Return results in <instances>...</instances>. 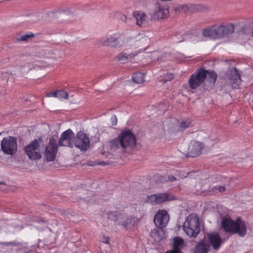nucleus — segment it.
I'll list each match as a JSON object with an SVG mask.
<instances>
[{"label":"nucleus","mask_w":253,"mask_h":253,"mask_svg":"<svg viewBox=\"0 0 253 253\" xmlns=\"http://www.w3.org/2000/svg\"><path fill=\"white\" fill-rule=\"evenodd\" d=\"M58 152V145L53 136L49 138V142L43 152L44 158L47 162L55 160Z\"/></svg>","instance_id":"0eeeda50"},{"label":"nucleus","mask_w":253,"mask_h":253,"mask_svg":"<svg viewBox=\"0 0 253 253\" xmlns=\"http://www.w3.org/2000/svg\"><path fill=\"white\" fill-rule=\"evenodd\" d=\"M167 181L172 182L174 181H179V179H178L176 177L173 176L172 175H169L168 177V179L167 180Z\"/></svg>","instance_id":"f704fd0d"},{"label":"nucleus","mask_w":253,"mask_h":253,"mask_svg":"<svg viewBox=\"0 0 253 253\" xmlns=\"http://www.w3.org/2000/svg\"><path fill=\"white\" fill-rule=\"evenodd\" d=\"M173 40L175 42L178 43L183 42L184 40V38L180 34H176L173 37Z\"/></svg>","instance_id":"473e14b6"},{"label":"nucleus","mask_w":253,"mask_h":253,"mask_svg":"<svg viewBox=\"0 0 253 253\" xmlns=\"http://www.w3.org/2000/svg\"><path fill=\"white\" fill-rule=\"evenodd\" d=\"M123 225H124V226H125V227H127V226H126V224H123Z\"/></svg>","instance_id":"49530a36"},{"label":"nucleus","mask_w":253,"mask_h":253,"mask_svg":"<svg viewBox=\"0 0 253 253\" xmlns=\"http://www.w3.org/2000/svg\"><path fill=\"white\" fill-rule=\"evenodd\" d=\"M184 240L179 237H176L173 239V249L180 252V249L183 246Z\"/></svg>","instance_id":"a878e982"},{"label":"nucleus","mask_w":253,"mask_h":253,"mask_svg":"<svg viewBox=\"0 0 253 253\" xmlns=\"http://www.w3.org/2000/svg\"><path fill=\"white\" fill-rule=\"evenodd\" d=\"M24 150L31 160H37L40 159L42 156L40 151L39 141L37 139H34L28 145L24 148Z\"/></svg>","instance_id":"423d86ee"},{"label":"nucleus","mask_w":253,"mask_h":253,"mask_svg":"<svg viewBox=\"0 0 253 253\" xmlns=\"http://www.w3.org/2000/svg\"><path fill=\"white\" fill-rule=\"evenodd\" d=\"M111 121L112 125H116L117 123V119L115 115H113L111 117Z\"/></svg>","instance_id":"4c0bfd02"},{"label":"nucleus","mask_w":253,"mask_h":253,"mask_svg":"<svg viewBox=\"0 0 253 253\" xmlns=\"http://www.w3.org/2000/svg\"><path fill=\"white\" fill-rule=\"evenodd\" d=\"M137 54V52L135 51L128 54L125 53H120L117 56V58L119 61L122 63H126L128 60L134 57Z\"/></svg>","instance_id":"393cba45"},{"label":"nucleus","mask_w":253,"mask_h":253,"mask_svg":"<svg viewBox=\"0 0 253 253\" xmlns=\"http://www.w3.org/2000/svg\"><path fill=\"white\" fill-rule=\"evenodd\" d=\"M208 240L214 250L218 249L223 242L222 238L217 233H212L208 235Z\"/></svg>","instance_id":"f3484780"},{"label":"nucleus","mask_w":253,"mask_h":253,"mask_svg":"<svg viewBox=\"0 0 253 253\" xmlns=\"http://www.w3.org/2000/svg\"><path fill=\"white\" fill-rule=\"evenodd\" d=\"M172 78H173V76L171 75H170V77L169 78V80H171Z\"/></svg>","instance_id":"c03bdc74"},{"label":"nucleus","mask_w":253,"mask_h":253,"mask_svg":"<svg viewBox=\"0 0 253 253\" xmlns=\"http://www.w3.org/2000/svg\"><path fill=\"white\" fill-rule=\"evenodd\" d=\"M75 134L71 129H68L62 133L58 145L60 146L73 147L75 141Z\"/></svg>","instance_id":"9b49d317"},{"label":"nucleus","mask_w":253,"mask_h":253,"mask_svg":"<svg viewBox=\"0 0 253 253\" xmlns=\"http://www.w3.org/2000/svg\"><path fill=\"white\" fill-rule=\"evenodd\" d=\"M191 122L190 119H187L184 120L181 123V126L183 128H186L190 126Z\"/></svg>","instance_id":"72a5a7b5"},{"label":"nucleus","mask_w":253,"mask_h":253,"mask_svg":"<svg viewBox=\"0 0 253 253\" xmlns=\"http://www.w3.org/2000/svg\"><path fill=\"white\" fill-rule=\"evenodd\" d=\"M34 35L32 33L30 32L18 37L17 40L18 41H26L28 39L34 37Z\"/></svg>","instance_id":"c756f323"},{"label":"nucleus","mask_w":253,"mask_h":253,"mask_svg":"<svg viewBox=\"0 0 253 253\" xmlns=\"http://www.w3.org/2000/svg\"><path fill=\"white\" fill-rule=\"evenodd\" d=\"M219 26L222 38L227 37L234 32L235 26L233 23H221Z\"/></svg>","instance_id":"6ab92c4d"},{"label":"nucleus","mask_w":253,"mask_h":253,"mask_svg":"<svg viewBox=\"0 0 253 253\" xmlns=\"http://www.w3.org/2000/svg\"><path fill=\"white\" fill-rule=\"evenodd\" d=\"M183 230L190 237H196L201 230L199 216L196 214L189 215L183 224Z\"/></svg>","instance_id":"7ed1b4c3"},{"label":"nucleus","mask_w":253,"mask_h":253,"mask_svg":"<svg viewBox=\"0 0 253 253\" xmlns=\"http://www.w3.org/2000/svg\"><path fill=\"white\" fill-rule=\"evenodd\" d=\"M107 215L108 218L114 221H116L119 220L121 216L119 213L117 211L108 212Z\"/></svg>","instance_id":"c85d7f7f"},{"label":"nucleus","mask_w":253,"mask_h":253,"mask_svg":"<svg viewBox=\"0 0 253 253\" xmlns=\"http://www.w3.org/2000/svg\"><path fill=\"white\" fill-rule=\"evenodd\" d=\"M169 220V215L165 210L159 211L154 218V222L156 226L160 228L165 227Z\"/></svg>","instance_id":"f8f14e48"},{"label":"nucleus","mask_w":253,"mask_h":253,"mask_svg":"<svg viewBox=\"0 0 253 253\" xmlns=\"http://www.w3.org/2000/svg\"><path fill=\"white\" fill-rule=\"evenodd\" d=\"M215 189H217L220 192H224L225 190V187L223 186L215 187Z\"/></svg>","instance_id":"58836bf2"},{"label":"nucleus","mask_w":253,"mask_h":253,"mask_svg":"<svg viewBox=\"0 0 253 253\" xmlns=\"http://www.w3.org/2000/svg\"><path fill=\"white\" fill-rule=\"evenodd\" d=\"M57 94H58L57 91L50 92L46 95V97H54L55 98H57V96H58Z\"/></svg>","instance_id":"c9c22d12"},{"label":"nucleus","mask_w":253,"mask_h":253,"mask_svg":"<svg viewBox=\"0 0 253 253\" xmlns=\"http://www.w3.org/2000/svg\"><path fill=\"white\" fill-rule=\"evenodd\" d=\"M101 253H107L106 251H105V252H101Z\"/></svg>","instance_id":"a18cd8bd"},{"label":"nucleus","mask_w":253,"mask_h":253,"mask_svg":"<svg viewBox=\"0 0 253 253\" xmlns=\"http://www.w3.org/2000/svg\"><path fill=\"white\" fill-rule=\"evenodd\" d=\"M206 78L209 81L211 85H213L216 81L217 75L216 73L212 71H206Z\"/></svg>","instance_id":"bb28decb"},{"label":"nucleus","mask_w":253,"mask_h":253,"mask_svg":"<svg viewBox=\"0 0 253 253\" xmlns=\"http://www.w3.org/2000/svg\"><path fill=\"white\" fill-rule=\"evenodd\" d=\"M151 237L155 242H159L165 238V233L163 230L154 229L150 233Z\"/></svg>","instance_id":"b1692460"},{"label":"nucleus","mask_w":253,"mask_h":253,"mask_svg":"<svg viewBox=\"0 0 253 253\" xmlns=\"http://www.w3.org/2000/svg\"><path fill=\"white\" fill-rule=\"evenodd\" d=\"M0 151L4 154L12 156L17 151L16 139L13 136L4 137L0 142Z\"/></svg>","instance_id":"20e7f679"},{"label":"nucleus","mask_w":253,"mask_h":253,"mask_svg":"<svg viewBox=\"0 0 253 253\" xmlns=\"http://www.w3.org/2000/svg\"><path fill=\"white\" fill-rule=\"evenodd\" d=\"M132 15L136 20L137 25L142 26L147 24V16L143 11L135 10L133 11Z\"/></svg>","instance_id":"a211bd4d"},{"label":"nucleus","mask_w":253,"mask_h":253,"mask_svg":"<svg viewBox=\"0 0 253 253\" xmlns=\"http://www.w3.org/2000/svg\"><path fill=\"white\" fill-rule=\"evenodd\" d=\"M90 140L83 131L78 132L75 136L74 145L81 151H86L89 147Z\"/></svg>","instance_id":"1a4fd4ad"},{"label":"nucleus","mask_w":253,"mask_h":253,"mask_svg":"<svg viewBox=\"0 0 253 253\" xmlns=\"http://www.w3.org/2000/svg\"><path fill=\"white\" fill-rule=\"evenodd\" d=\"M252 28L250 25H245L241 27L239 32V36L241 38L250 40L251 38Z\"/></svg>","instance_id":"412c9836"},{"label":"nucleus","mask_w":253,"mask_h":253,"mask_svg":"<svg viewBox=\"0 0 253 253\" xmlns=\"http://www.w3.org/2000/svg\"><path fill=\"white\" fill-rule=\"evenodd\" d=\"M228 84L233 88L239 87L241 82L240 76L236 68H232L229 71V78L227 80Z\"/></svg>","instance_id":"2eb2a0df"},{"label":"nucleus","mask_w":253,"mask_h":253,"mask_svg":"<svg viewBox=\"0 0 253 253\" xmlns=\"http://www.w3.org/2000/svg\"><path fill=\"white\" fill-rule=\"evenodd\" d=\"M58 96L57 98L62 100V99H67L68 98V94L67 92L63 90H57Z\"/></svg>","instance_id":"7c9ffc66"},{"label":"nucleus","mask_w":253,"mask_h":253,"mask_svg":"<svg viewBox=\"0 0 253 253\" xmlns=\"http://www.w3.org/2000/svg\"><path fill=\"white\" fill-rule=\"evenodd\" d=\"M222 227L226 232L237 234L240 237L245 236L247 231V226L245 221L240 217L236 220H232L229 217H224L222 219Z\"/></svg>","instance_id":"f03ea898"},{"label":"nucleus","mask_w":253,"mask_h":253,"mask_svg":"<svg viewBox=\"0 0 253 253\" xmlns=\"http://www.w3.org/2000/svg\"><path fill=\"white\" fill-rule=\"evenodd\" d=\"M136 144V137L130 130L122 131L117 139L108 142L111 152L130 153L135 149Z\"/></svg>","instance_id":"f257e3e1"},{"label":"nucleus","mask_w":253,"mask_h":253,"mask_svg":"<svg viewBox=\"0 0 253 253\" xmlns=\"http://www.w3.org/2000/svg\"><path fill=\"white\" fill-rule=\"evenodd\" d=\"M219 25H215L205 29L203 31V35L205 37L212 39H222Z\"/></svg>","instance_id":"ddd939ff"},{"label":"nucleus","mask_w":253,"mask_h":253,"mask_svg":"<svg viewBox=\"0 0 253 253\" xmlns=\"http://www.w3.org/2000/svg\"><path fill=\"white\" fill-rule=\"evenodd\" d=\"M139 37H141L140 38H137V39L135 41L133 39H129L127 44L129 43H134L135 45L140 47L143 46L148 44L149 42V39L148 38L143 35H139Z\"/></svg>","instance_id":"4be33fe9"},{"label":"nucleus","mask_w":253,"mask_h":253,"mask_svg":"<svg viewBox=\"0 0 253 253\" xmlns=\"http://www.w3.org/2000/svg\"><path fill=\"white\" fill-rule=\"evenodd\" d=\"M210 247V246L205 241L201 240L196 246L194 253H207Z\"/></svg>","instance_id":"5701e85b"},{"label":"nucleus","mask_w":253,"mask_h":253,"mask_svg":"<svg viewBox=\"0 0 253 253\" xmlns=\"http://www.w3.org/2000/svg\"><path fill=\"white\" fill-rule=\"evenodd\" d=\"M175 10L179 12H194L199 10L198 6L193 4H185L177 6Z\"/></svg>","instance_id":"aec40b11"},{"label":"nucleus","mask_w":253,"mask_h":253,"mask_svg":"<svg viewBox=\"0 0 253 253\" xmlns=\"http://www.w3.org/2000/svg\"><path fill=\"white\" fill-rule=\"evenodd\" d=\"M169 13L168 7H165L160 3H157L156 5L155 10L152 16L153 18L157 20L165 18L168 16Z\"/></svg>","instance_id":"dca6fc26"},{"label":"nucleus","mask_w":253,"mask_h":253,"mask_svg":"<svg viewBox=\"0 0 253 253\" xmlns=\"http://www.w3.org/2000/svg\"><path fill=\"white\" fill-rule=\"evenodd\" d=\"M175 199L173 196L166 193H158L147 196L146 202L153 205L160 204L167 201Z\"/></svg>","instance_id":"6e6552de"},{"label":"nucleus","mask_w":253,"mask_h":253,"mask_svg":"<svg viewBox=\"0 0 253 253\" xmlns=\"http://www.w3.org/2000/svg\"><path fill=\"white\" fill-rule=\"evenodd\" d=\"M203 147L204 145L202 142L195 140L191 141L188 148L187 156L195 157L200 155Z\"/></svg>","instance_id":"4468645a"},{"label":"nucleus","mask_w":253,"mask_h":253,"mask_svg":"<svg viewBox=\"0 0 253 253\" xmlns=\"http://www.w3.org/2000/svg\"><path fill=\"white\" fill-rule=\"evenodd\" d=\"M251 38L253 37V28H252Z\"/></svg>","instance_id":"79ce46f5"},{"label":"nucleus","mask_w":253,"mask_h":253,"mask_svg":"<svg viewBox=\"0 0 253 253\" xmlns=\"http://www.w3.org/2000/svg\"><path fill=\"white\" fill-rule=\"evenodd\" d=\"M206 77V70L200 69L193 74L189 80V84L192 89L199 87L204 81Z\"/></svg>","instance_id":"9d476101"},{"label":"nucleus","mask_w":253,"mask_h":253,"mask_svg":"<svg viewBox=\"0 0 253 253\" xmlns=\"http://www.w3.org/2000/svg\"><path fill=\"white\" fill-rule=\"evenodd\" d=\"M128 41L127 38L113 35L102 39L100 40V43L102 46L120 47L127 45Z\"/></svg>","instance_id":"39448f33"},{"label":"nucleus","mask_w":253,"mask_h":253,"mask_svg":"<svg viewBox=\"0 0 253 253\" xmlns=\"http://www.w3.org/2000/svg\"><path fill=\"white\" fill-rule=\"evenodd\" d=\"M130 222V219H127L126 221V223H128Z\"/></svg>","instance_id":"37998d69"},{"label":"nucleus","mask_w":253,"mask_h":253,"mask_svg":"<svg viewBox=\"0 0 253 253\" xmlns=\"http://www.w3.org/2000/svg\"><path fill=\"white\" fill-rule=\"evenodd\" d=\"M165 253H180V252L176 251L175 249H172L171 251L166 252Z\"/></svg>","instance_id":"ea45409f"},{"label":"nucleus","mask_w":253,"mask_h":253,"mask_svg":"<svg viewBox=\"0 0 253 253\" xmlns=\"http://www.w3.org/2000/svg\"><path fill=\"white\" fill-rule=\"evenodd\" d=\"M101 241L102 242L108 244L109 243L110 239L108 237L103 236L101 237Z\"/></svg>","instance_id":"e433bc0d"},{"label":"nucleus","mask_w":253,"mask_h":253,"mask_svg":"<svg viewBox=\"0 0 253 253\" xmlns=\"http://www.w3.org/2000/svg\"><path fill=\"white\" fill-rule=\"evenodd\" d=\"M161 55V53L160 52L158 51H154L151 53L150 54V58L153 61L158 60L160 58V57Z\"/></svg>","instance_id":"2f4dec72"},{"label":"nucleus","mask_w":253,"mask_h":253,"mask_svg":"<svg viewBox=\"0 0 253 253\" xmlns=\"http://www.w3.org/2000/svg\"><path fill=\"white\" fill-rule=\"evenodd\" d=\"M37 221L39 222H42L44 223H46V222L44 221L42 218H41L39 220H38Z\"/></svg>","instance_id":"a19ab883"},{"label":"nucleus","mask_w":253,"mask_h":253,"mask_svg":"<svg viewBox=\"0 0 253 253\" xmlns=\"http://www.w3.org/2000/svg\"><path fill=\"white\" fill-rule=\"evenodd\" d=\"M132 80L135 83H142L144 81V74L140 72L136 73L133 75Z\"/></svg>","instance_id":"cd10ccee"}]
</instances>
